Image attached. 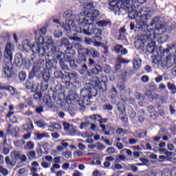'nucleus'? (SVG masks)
Masks as SVG:
<instances>
[{
  "mask_svg": "<svg viewBox=\"0 0 176 176\" xmlns=\"http://www.w3.org/2000/svg\"><path fill=\"white\" fill-rule=\"evenodd\" d=\"M99 16L100 11L94 10L92 13H87L85 17L78 20L80 25L82 28H73L76 34H84V35H87V36L94 35L93 39L96 46H100L101 41H102V30L93 25L94 21L98 20Z\"/></svg>",
  "mask_w": 176,
  "mask_h": 176,
  "instance_id": "f257e3e1",
  "label": "nucleus"
},
{
  "mask_svg": "<svg viewBox=\"0 0 176 176\" xmlns=\"http://www.w3.org/2000/svg\"><path fill=\"white\" fill-rule=\"evenodd\" d=\"M147 10L148 8L143 7L138 11V14L140 15L136 19L137 24L135 28L136 30L138 29V31L144 33L138 36L134 43L136 49H142L145 47L146 39H152V36L155 38V30L146 25L148 19L151 17L149 12Z\"/></svg>",
  "mask_w": 176,
  "mask_h": 176,
  "instance_id": "f03ea898",
  "label": "nucleus"
},
{
  "mask_svg": "<svg viewBox=\"0 0 176 176\" xmlns=\"http://www.w3.org/2000/svg\"><path fill=\"white\" fill-rule=\"evenodd\" d=\"M47 30L46 27H43L39 30L34 32L36 36H38L37 43H34L30 45V50H32L33 54H37L41 46L46 47L47 50L50 49L51 46H53V38L52 37H43V35H46Z\"/></svg>",
  "mask_w": 176,
  "mask_h": 176,
  "instance_id": "7ed1b4c3",
  "label": "nucleus"
},
{
  "mask_svg": "<svg viewBox=\"0 0 176 176\" xmlns=\"http://www.w3.org/2000/svg\"><path fill=\"white\" fill-rule=\"evenodd\" d=\"M54 75L56 79H61L62 83L65 85V89H68L71 85L78 80V74L75 72H65V74H63L61 71H56L54 73Z\"/></svg>",
  "mask_w": 176,
  "mask_h": 176,
  "instance_id": "20e7f679",
  "label": "nucleus"
},
{
  "mask_svg": "<svg viewBox=\"0 0 176 176\" xmlns=\"http://www.w3.org/2000/svg\"><path fill=\"white\" fill-rule=\"evenodd\" d=\"M76 54L75 50H70L67 54H63L65 61H68L72 69H87V65L80 59L78 58L76 61L72 59L75 57Z\"/></svg>",
  "mask_w": 176,
  "mask_h": 176,
  "instance_id": "39448f33",
  "label": "nucleus"
},
{
  "mask_svg": "<svg viewBox=\"0 0 176 176\" xmlns=\"http://www.w3.org/2000/svg\"><path fill=\"white\" fill-rule=\"evenodd\" d=\"M74 24L75 21L73 19H67L66 20L65 23L63 24L62 28H63V30H65V31H66L67 34H72V35H74V36L69 37V39H71L72 41H80V38L76 36L79 35V34L81 33L76 34V31H75L74 28H83V26H74Z\"/></svg>",
  "mask_w": 176,
  "mask_h": 176,
  "instance_id": "423d86ee",
  "label": "nucleus"
},
{
  "mask_svg": "<svg viewBox=\"0 0 176 176\" xmlns=\"http://www.w3.org/2000/svg\"><path fill=\"white\" fill-rule=\"evenodd\" d=\"M108 82V77L107 76L101 75L100 80L98 76H94L89 81V85L93 87H98L99 91H105L107 90V82Z\"/></svg>",
  "mask_w": 176,
  "mask_h": 176,
  "instance_id": "0eeeda50",
  "label": "nucleus"
},
{
  "mask_svg": "<svg viewBox=\"0 0 176 176\" xmlns=\"http://www.w3.org/2000/svg\"><path fill=\"white\" fill-rule=\"evenodd\" d=\"M109 9L114 13L120 12V9H126V8H129L131 6V4H123V1L120 0H109Z\"/></svg>",
  "mask_w": 176,
  "mask_h": 176,
  "instance_id": "6e6552de",
  "label": "nucleus"
},
{
  "mask_svg": "<svg viewBox=\"0 0 176 176\" xmlns=\"http://www.w3.org/2000/svg\"><path fill=\"white\" fill-rule=\"evenodd\" d=\"M85 72H87V76H91L92 75H98L100 72H102V67L100 65H95L91 67L87 66V69H82L79 70V73L83 75Z\"/></svg>",
  "mask_w": 176,
  "mask_h": 176,
  "instance_id": "1a4fd4ad",
  "label": "nucleus"
},
{
  "mask_svg": "<svg viewBox=\"0 0 176 176\" xmlns=\"http://www.w3.org/2000/svg\"><path fill=\"white\" fill-rule=\"evenodd\" d=\"M80 101H78L79 105L82 107H85V105H90V100H91V96H89V91H87V88H82L80 91Z\"/></svg>",
  "mask_w": 176,
  "mask_h": 176,
  "instance_id": "9d476101",
  "label": "nucleus"
},
{
  "mask_svg": "<svg viewBox=\"0 0 176 176\" xmlns=\"http://www.w3.org/2000/svg\"><path fill=\"white\" fill-rule=\"evenodd\" d=\"M75 47H77L78 52V58L82 63H87V59L86 58L87 56H89L90 50L85 48L80 43H77L75 45Z\"/></svg>",
  "mask_w": 176,
  "mask_h": 176,
  "instance_id": "9b49d317",
  "label": "nucleus"
},
{
  "mask_svg": "<svg viewBox=\"0 0 176 176\" xmlns=\"http://www.w3.org/2000/svg\"><path fill=\"white\" fill-rule=\"evenodd\" d=\"M161 63L162 67H167L168 68L171 67V54L170 53V50L168 48L163 50V55L161 57Z\"/></svg>",
  "mask_w": 176,
  "mask_h": 176,
  "instance_id": "f8f14e48",
  "label": "nucleus"
},
{
  "mask_svg": "<svg viewBox=\"0 0 176 176\" xmlns=\"http://www.w3.org/2000/svg\"><path fill=\"white\" fill-rule=\"evenodd\" d=\"M35 69H32L29 74L28 78L25 83V87L27 90H34V78L36 76L35 74Z\"/></svg>",
  "mask_w": 176,
  "mask_h": 176,
  "instance_id": "ddd939ff",
  "label": "nucleus"
},
{
  "mask_svg": "<svg viewBox=\"0 0 176 176\" xmlns=\"http://www.w3.org/2000/svg\"><path fill=\"white\" fill-rule=\"evenodd\" d=\"M13 52H14V45H12V43H7L5 47L4 56L9 61L13 60Z\"/></svg>",
  "mask_w": 176,
  "mask_h": 176,
  "instance_id": "4468645a",
  "label": "nucleus"
},
{
  "mask_svg": "<svg viewBox=\"0 0 176 176\" xmlns=\"http://www.w3.org/2000/svg\"><path fill=\"white\" fill-rule=\"evenodd\" d=\"M45 61L43 59H40L37 61L36 65L32 67V69H34V74L36 75V78H39L41 74H42V71L41 69L45 67Z\"/></svg>",
  "mask_w": 176,
  "mask_h": 176,
  "instance_id": "2eb2a0df",
  "label": "nucleus"
},
{
  "mask_svg": "<svg viewBox=\"0 0 176 176\" xmlns=\"http://www.w3.org/2000/svg\"><path fill=\"white\" fill-rule=\"evenodd\" d=\"M60 46L61 47H63V46L66 47L64 54H67V53H68L70 50H75L74 49V45L69 43V40H68L67 38H62L60 41Z\"/></svg>",
  "mask_w": 176,
  "mask_h": 176,
  "instance_id": "dca6fc26",
  "label": "nucleus"
},
{
  "mask_svg": "<svg viewBox=\"0 0 176 176\" xmlns=\"http://www.w3.org/2000/svg\"><path fill=\"white\" fill-rule=\"evenodd\" d=\"M3 74L5 76L8 78V79H10V78H13L14 76V71L13 70V65L9 64L6 65L3 68Z\"/></svg>",
  "mask_w": 176,
  "mask_h": 176,
  "instance_id": "f3484780",
  "label": "nucleus"
},
{
  "mask_svg": "<svg viewBox=\"0 0 176 176\" xmlns=\"http://www.w3.org/2000/svg\"><path fill=\"white\" fill-rule=\"evenodd\" d=\"M50 49H51V52L52 54H54V57L55 58H57V60H60L62 58L63 53L60 52V48L58 47H54V41H53V45L52 46L50 47Z\"/></svg>",
  "mask_w": 176,
  "mask_h": 176,
  "instance_id": "a211bd4d",
  "label": "nucleus"
},
{
  "mask_svg": "<svg viewBox=\"0 0 176 176\" xmlns=\"http://www.w3.org/2000/svg\"><path fill=\"white\" fill-rule=\"evenodd\" d=\"M14 63L16 67H19V68L23 67V65L25 64V60H24V58H23V55L21 53L16 54Z\"/></svg>",
  "mask_w": 176,
  "mask_h": 176,
  "instance_id": "6ab92c4d",
  "label": "nucleus"
},
{
  "mask_svg": "<svg viewBox=\"0 0 176 176\" xmlns=\"http://www.w3.org/2000/svg\"><path fill=\"white\" fill-rule=\"evenodd\" d=\"M7 133L10 134L12 137H14V138H19L20 135L19 133H20V129L19 126H13L11 129L10 128L7 129Z\"/></svg>",
  "mask_w": 176,
  "mask_h": 176,
  "instance_id": "aec40b11",
  "label": "nucleus"
},
{
  "mask_svg": "<svg viewBox=\"0 0 176 176\" xmlns=\"http://www.w3.org/2000/svg\"><path fill=\"white\" fill-rule=\"evenodd\" d=\"M96 24L98 27L106 28H111V27H112V22L109 19L99 21L96 23Z\"/></svg>",
  "mask_w": 176,
  "mask_h": 176,
  "instance_id": "412c9836",
  "label": "nucleus"
},
{
  "mask_svg": "<svg viewBox=\"0 0 176 176\" xmlns=\"http://www.w3.org/2000/svg\"><path fill=\"white\" fill-rule=\"evenodd\" d=\"M87 91L88 94L91 97V98H93V97H96V96L98 94V91H100V89H98V87L90 86L87 89Z\"/></svg>",
  "mask_w": 176,
  "mask_h": 176,
  "instance_id": "4be33fe9",
  "label": "nucleus"
},
{
  "mask_svg": "<svg viewBox=\"0 0 176 176\" xmlns=\"http://www.w3.org/2000/svg\"><path fill=\"white\" fill-rule=\"evenodd\" d=\"M23 129L25 131L32 133L34 130V124L32 123V120L29 119V122L27 124H24L23 125Z\"/></svg>",
  "mask_w": 176,
  "mask_h": 176,
  "instance_id": "5701e85b",
  "label": "nucleus"
},
{
  "mask_svg": "<svg viewBox=\"0 0 176 176\" xmlns=\"http://www.w3.org/2000/svg\"><path fill=\"white\" fill-rule=\"evenodd\" d=\"M156 43L155 41L150 42L146 46V52L148 53H151V54H153L155 53V50L156 49Z\"/></svg>",
  "mask_w": 176,
  "mask_h": 176,
  "instance_id": "b1692460",
  "label": "nucleus"
},
{
  "mask_svg": "<svg viewBox=\"0 0 176 176\" xmlns=\"http://www.w3.org/2000/svg\"><path fill=\"white\" fill-rule=\"evenodd\" d=\"M63 17L67 19V20H74L75 14H74V11L71 10H67L63 13Z\"/></svg>",
  "mask_w": 176,
  "mask_h": 176,
  "instance_id": "393cba45",
  "label": "nucleus"
},
{
  "mask_svg": "<svg viewBox=\"0 0 176 176\" xmlns=\"http://www.w3.org/2000/svg\"><path fill=\"white\" fill-rule=\"evenodd\" d=\"M23 50L28 53L31 50V42L29 40H25L22 44Z\"/></svg>",
  "mask_w": 176,
  "mask_h": 176,
  "instance_id": "a878e982",
  "label": "nucleus"
},
{
  "mask_svg": "<svg viewBox=\"0 0 176 176\" xmlns=\"http://www.w3.org/2000/svg\"><path fill=\"white\" fill-rule=\"evenodd\" d=\"M88 56H91L93 58H98V57H100V52H98V51L94 48H90Z\"/></svg>",
  "mask_w": 176,
  "mask_h": 176,
  "instance_id": "bb28decb",
  "label": "nucleus"
},
{
  "mask_svg": "<svg viewBox=\"0 0 176 176\" xmlns=\"http://www.w3.org/2000/svg\"><path fill=\"white\" fill-rule=\"evenodd\" d=\"M14 112L9 111L8 113L6 115V118H8L12 123H17V118L14 116Z\"/></svg>",
  "mask_w": 176,
  "mask_h": 176,
  "instance_id": "cd10ccee",
  "label": "nucleus"
},
{
  "mask_svg": "<svg viewBox=\"0 0 176 176\" xmlns=\"http://www.w3.org/2000/svg\"><path fill=\"white\" fill-rule=\"evenodd\" d=\"M58 60L60 67L63 71H69V67L65 64V62H64V59H63V58H60V59H58Z\"/></svg>",
  "mask_w": 176,
  "mask_h": 176,
  "instance_id": "c85d7f7f",
  "label": "nucleus"
},
{
  "mask_svg": "<svg viewBox=\"0 0 176 176\" xmlns=\"http://www.w3.org/2000/svg\"><path fill=\"white\" fill-rule=\"evenodd\" d=\"M118 64L116 65V67H118V68L122 67V64H129L130 62V60H125L123 58L118 57L117 58Z\"/></svg>",
  "mask_w": 176,
  "mask_h": 176,
  "instance_id": "c756f323",
  "label": "nucleus"
},
{
  "mask_svg": "<svg viewBox=\"0 0 176 176\" xmlns=\"http://www.w3.org/2000/svg\"><path fill=\"white\" fill-rule=\"evenodd\" d=\"M43 101L45 102V105L48 107V108H53L55 106L54 103L52 102L50 96H47V98H43Z\"/></svg>",
  "mask_w": 176,
  "mask_h": 176,
  "instance_id": "7c9ffc66",
  "label": "nucleus"
},
{
  "mask_svg": "<svg viewBox=\"0 0 176 176\" xmlns=\"http://www.w3.org/2000/svg\"><path fill=\"white\" fill-rule=\"evenodd\" d=\"M37 54H39L40 57H43L47 54V53H46V47L45 45L40 46Z\"/></svg>",
  "mask_w": 176,
  "mask_h": 176,
  "instance_id": "2f4dec72",
  "label": "nucleus"
},
{
  "mask_svg": "<svg viewBox=\"0 0 176 176\" xmlns=\"http://www.w3.org/2000/svg\"><path fill=\"white\" fill-rule=\"evenodd\" d=\"M41 75H42L43 79V81L49 82V79H50V73H49V70L44 69L43 73L41 72Z\"/></svg>",
  "mask_w": 176,
  "mask_h": 176,
  "instance_id": "473e14b6",
  "label": "nucleus"
},
{
  "mask_svg": "<svg viewBox=\"0 0 176 176\" xmlns=\"http://www.w3.org/2000/svg\"><path fill=\"white\" fill-rule=\"evenodd\" d=\"M21 153L19 151H12L11 153V159L15 161L20 160Z\"/></svg>",
  "mask_w": 176,
  "mask_h": 176,
  "instance_id": "72a5a7b5",
  "label": "nucleus"
},
{
  "mask_svg": "<svg viewBox=\"0 0 176 176\" xmlns=\"http://www.w3.org/2000/svg\"><path fill=\"white\" fill-rule=\"evenodd\" d=\"M35 147V144L32 141H29L27 142L26 145L24 146V149L26 151H32Z\"/></svg>",
  "mask_w": 176,
  "mask_h": 176,
  "instance_id": "f704fd0d",
  "label": "nucleus"
},
{
  "mask_svg": "<svg viewBox=\"0 0 176 176\" xmlns=\"http://www.w3.org/2000/svg\"><path fill=\"white\" fill-rule=\"evenodd\" d=\"M40 86L41 91H46L49 89V81H41Z\"/></svg>",
  "mask_w": 176,
  "mask_h": 176,
  "instance_id": "c9c22d12",
  "label": "nucleus"
},
{
  "mask_svg": "<svg viewBox=\"0 0 176 176\" xmlns=\"http://www.w3.org/2000/svg\"><path fill=\"white\" fill-rule=\"evenodd\" d=\"M141 59L140 58H135V60H133V68L135 69H140V67H141Z\"/></svg>",
  "mask_w": 176,
  "mask_h": 176,
  "instance_id": "e433bc0d",
  "label": "nucleus"
},
{
  "mask_svg": "<svg viewBox=\"0 0 176 176\" xmlns=\"http://www.w3.org/2000/svg\"><path fill=\"white\" fill-rule=\"evenodd\" d=\"M157 41L162 45V44L164 43L165 42H167V41H168V35L162 34L159 37Z\"/></svg>",
  "mask_w": 176,
  "mask_h": 176,
  "instance_id": "4c0bfd02",
  "label": "nucleus"
},
{
  "mask_svg": "<svg viewBox=\"0 0 176 176\" xmlns=\"http://www.w3.org/2000/svg\"><path fill=\"white\" fill-rule=\"evenodd\" d=\"M109 94H111V98H116V96H118V89L115 86L112 87V89L109 91Z\"/></svg>",
  "mask_w": 176,
  "mask_h": 176,
  "instance_id": "58836bf2",
  "label": "nucleus"
},
{
  "mask_svg": "<svg viewBox=\"0 0 176 176\" xmlns=\"http://www.w3.org/2000/svg\"><path fill=\"white\" fill-rule=\"evenodd\" d=\"M34 135H36L37 140H41L43 138L49 137V133H47L46 132H44L43 133H34Z\"/></svg>",
  "mask_w": 176,
  "mask_h": 176,
  "instance_id": "ea45409f",
  "label": "nucleus"
},
{
  "mask_svg": "<svg viewBox=\"0 0 176 176\" xmlns=\"http://www.w3.org/2000/svg\"><path fill=\"white\" fill-rule=\"evenodd\" d=\"M0 90H8V91L13 90L12 95L14 94V87L12 86H5L3 84H0Z\"/></svg>",
  "mask_w": 176,
  "mask_h": 176,
  "instance_id": "a19ab883",
  "label": "nucleus"
},
{
  "mask_svg": "<svg viewBox=\"0 0 176 176\" xmlns=\"http://www.w3.org/2000/svg\"><path fill=\"white\" fill-rule=\"evenodd\" d=\"M89 119H91V120H94V122H101L102 117L100 115H92L89 117Z\"/></svg>",
  "mask_w": 176,
  "mask_h": 176,
  "instance_id": "79ce46f5",
  "label": "nucleus"
},
{
  "mask_svg": "<svg viewBox=\"0 0 176 176\" xmlns=\"http://www.w3.org/2000/svg\"><path fill=\"white\" fill-rule=\"evenodd\" d=\"M167 87L169 90L172 91L173 94H175L176 93V86L175 84H173L171 82H168L167 84Z\"/></svg>",
  "mask_w": 176,
  "mask_h": 176,
  "instance_id": "37998d69",
  "label": "nucleus"
},
{
  "mask_svg": "<svg viewBox=\"0 0 176 176\" xmlns=\"http://www.w3.org/2000/svg\"><path fill=\"white\" fill-rule=\"evenodd\" d=\"M27 78V73L25 72H20L19 74V79L21 82H24Z\"/></svg>",
  "mask_w": 176,
  "mask_h": 176,
  "instance_id": "c03bdc74",
  "label": "nucleus"
},
{
  "mask_svg": "<svg viewBox=\"0 0 176 176\" xmlns=\"http://www.w3.org/2000/svg\"><path fill=\"white\" fill-rule=\"evenodd\" d=\"M117 89L119 90V91H124V90L126 89V85L124 82H118V85H116Z\"/></svg>",
  "mask_w": 176,
  "mask_h": 176,
  "instance_id": "a18cd8bd",
  "label": "nucleus"
},
{
  "mask_svg": "<svg viewBox=\"0 0 176 176\" xmlns=\"http://www.w3.org/2000/svg\"><path fill=\"white\" fill-rule=\"evenodd\" d=\"M45 68H44V69L49 71L50 69H52V68L53 67V63H52V60H46L45 62Z\"/></svg>",
  "mask_w": 176,
  "mask_h": 176,
  "instance_id": "49530a36",
  "label": "nucleus"
},
{
  "mask_svg": "<svg viewBox=\"0 0 176 176\" xmlns=\"http://www.w3.org/2000/svg\"><path fill=\"white\" fill-rule=\"evenodd\" d=\"M102 69L105 72V74H109L111 71V66H109L108 65H104L102 67Z\"/></svg>",
  "mask_w": 176,
  "mask_h": 176,
  "instance_id": "de8ad7c7",
  "label": "nucleus"
},
{
  "mask_svg": "<svg viewBox=\"0 0 176 176\" xmlns=\"http://www.w3.org/2000/svg\"><path fill=\"white\" fill-rule=\"evenodd\" d=\"M122 49H123V45H116L113 47V50L116 53H118V54H119V53H120V50H122Z\"/></svg>",
  "mask_w": 176,
  "mask_h": 176,
  "instance_id": "09e8293b",
  "label": "nucleus"
},
{
  "mask_svg": "<svg viewBox=\"0 0 176 176\" xmlns=\"http://www.w3.org/2000/svg\"><path fill=\"white\" fill-rule=\"evenodd\" d=\"M117 134H119L120 135H125V134H127V129H123L122 128H118L116 130Z\"/></svg>",
  "mask_w": 176,
  "mask_h": 176,
  "instance_id": "8fccbe9b",
  "label": "nucleus"
},
{
  "mask_svg": "<svg viewBox=\"0 0 176 176\" xmlns=\"http://www.w3.org/2000/svg\"><path fill=\"white\" fill-rule=\"evenodd\" d=\"M26 103L28 104V107H32V108L35 107L34 105V100H32V98H28L26 99Z\"/></svg>",
  "mask_w": 176,
  "mask_h": 176,
  "instance_id": "3c124183",
  "label": "nucleus"
},
{
  "mask_svg": "<svg viewBox=\"0 0 176 176\" xmlns=\"http://www.w3.org/2000/svg\"><path fill=\"white\" fill-rule=\"evenodd\" d=\"M28 157L30 159H35L36 157V153L34 151H30L29 154H28Z\"/></svg>",
  "mask_w": 176,
  "mask_h": 176,
  "instance_id": "603ef678",
  "label": "nucleus"
},
{
  "mask_svg": "<svg viewBox=\"0 0 176 176\" xmlns=\"http://www.w3.org/2000/svg\"><path fill=\"white\" fill-rule=\"evenodd\" d=\"M103 109H104V111H112L113 107L111 104H106L103 106Z\"/></svg>",
  "mask_w": 176,
  "mask_h": 176,
  "instance_id": "864d4df0",
  "label": "nucleus"
},
{
  "mask_svg": "<svg viewBox=\"0 0 176 176\" xmlns=\"http://www.w3.org/2000/svg\"><path fill=\"white\" fill-rule=\"evenodd\" d=\"M117 106H118L117 109L120 112H123V111H124L126 109V106L124 105V104H117Z\"/></svg>",
  "mask_w": 176,
  "mask_h": 176,
  "instance_id": "5fc2aeb1",
  "label": "nucleus"
},
{
  "mask_svg": "<svg viewBox=\"0 0 176 176\" xmlns=\"http://www.w3.org/2000/svg\"><path fill=\"white\" fill-rule=\"evenodd\" d=\"M0 173H1L3 176H6V175H8V174H9L8 169H6L2 166H0Z\"/></svg>",
  "mask_w": 176,
  "mask_h": 176,
  "instance_id": "6e6d98bb",
  "label": "nucleus"
},
{
  "mask_svg": "<svg viewBox=\"0 0 176 176\" xmlns=\"http://www.w3.org/2000/svg\"><path fill=\"white\" fill-rule=\"evenodd\" d=\"M33 98H34V100H41V98H42V93L39 91L36 92L34 94Z\"/></svg>",
  "mask_w": 176,
  "mask_h": 176,
  "instance_id": "4d7b16f0",
  "label": "nucleus"
},
{
  "mask_svg": "<svg viewBox=\"0 0 176 176\" xmlns=\"http://www.w3.org/2000/svg\"><path fill=\"white\" fill-rule=\"evenodd\" d=\"M63 127H64L65 131H69L71 124H69V123L68 122H63Z\"/></svg>",
  "mask_w": 176,
  "mask_h": 176,
  "instance_id": "13d9d810",
  "label": "nucleus"
},
{
  "mask_svg": "<svg viewBox=\"0 0 176 176\" xmlns=\"http://www.w3.org/2000/svg\"><path fill=\"white\" fill-rule=\"evenodd\" d=\"M63 155L65 159H69L71 156H72V153H71V151H65L63 153Z\"/></svg>",
  "mask_w": 176,
  "mask_h": 176,
  "instance_id": "bf43d9fd",
  "label": "nucleus"
},
{
  "mask_svg": "<svg viewBox=\"0 0 176 176\" xmlns=\"http://www.w3.org/2000/svg\"><path fill=\"white\" fill-rule=\"evenodd\" d=\"M98 64L96 63V61L94 60L89 58V64H88V68H90L94 65H97Z\"/></svg>",
  "mask_w": 176,
  "mask_h": 176,
  "instance_id": "052dcab7",
  "label": "nucleus"
},
{
  "mask_svg": "<svg viewBox=\"0 0 176 176\" xmlns=\"http://www.w3.org/2000/svg\"><path fill=\"white\" fill-rule=\"evenodd\" d=\"M22 144H23V140H17L14 141V145L15 146H16V148L21 146Z\"/></svg>",
  "mask_w": 176,
  "mask_h": 176,
  "instance_id": "680f3d73",
  "label": "nucleus"
},
{
  "mask_svg": "<svg viewBox=\"0 0 176 176\" xmlns=\"http://www.w3.org/2000/svg\"><path fill=\"white\" fill-rule=\"evenodd\" d=\"M69 100H72L73 101H75V100H76V98H78V95H76V94H70L69 96Z\"/></svg>",
  "mask_w": 176,
  "mask_h": 176,
  "instance_id": "e2e57ef3",
  "label": "nucleus"
},
{
  "mask_svg": "<svg viewBox=\"0 0 176 176\" xmlns=\"http://www.w3.org/2000/svg\"><path fill=\"white\" fill-rule=\"evenodd\" d=\"M107 152L110 155H113L115 153V148L113 147H109L107 148Z\"/></svg>",
  "mask_w": 176,
  "mask_h": 176,
  "instance_id": "0e129e2a",
  "label": "nucleus"
},
{
  "mask_svg": "<svg viewBox=\"0 0 176 176\" xmlns=\"http://www.w3.org/2000/svg\"><path fill=\"white\" fill-rule=\"evenodd\" d=\"M85 42L87 45H91V44L94 43V42H93V40H91V38H90L89 37H86L85 38Z\"/></svg>",
  "mask_w": 176,
  "mask_h": 176,
  "instance_id": "69168bd1",
  "label": "nucleus"
},
{
  "mask_svg": "<svg viewBox=\"0 0 176 176\" xmlns=\"http://www.w3.org/2000/svg\"><path fill=\"white\" fill-rule=\"evenodd\" d=\"M35 111L36 113H42V112H43V106L37 107Z\"/></svg>",
  "mask_w": 176,
  "mask_h": 176,
  "instance_id": "338daca9",
  "label": "nucleus"
},
{
  "mask_svg": "<svg viewBox=\"0 0 176 176\" xmlns=\"http://www.w3.org/2000/svg\"><path fill=\"white\" fill-rule=\"evenodd\" d=\"M162 176H171V171H170V170H164L162 173Z\"/></svg>",
  "mask_w": 176,
  "mask_h": 176,
  "instance_id": "774afa93",
  "label": "nucleus"
}]
</instances>
